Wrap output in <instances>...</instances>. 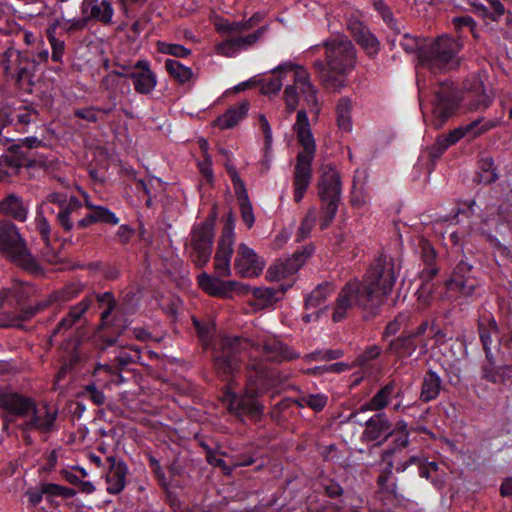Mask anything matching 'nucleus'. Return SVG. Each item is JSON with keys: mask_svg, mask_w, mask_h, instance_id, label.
<instances>
[{"mask_svg": "<svg viewBox=\"0 0 512 512\" xmlns=\"http://www.w3.org/2000/svg\"><path fill=\"white\" fill-rule=\"evenodd\" d=\"M498 327L495 319L488 316H483L479 320V335L481 342L483 344V348L486 353L487 359L492 363V354H491V343H492V335L497 334Z\"/></svg>", "mask_w": 512, "mask_h": 512, "instance_id": "f704fd0d", "label": "nucleus"}, {"mask_svg": "<svg viewBox=\"0 0 512 512\" xmlns=\"http://www.w3.org/2000/svg\"><path fill=\"white\" fill-rule=\"evenodd\" d=\"M38 15L46 17L51 22L46 28V36L51 46V59L54 62H62L65 54V41L61 38L59 27L61 21L65 20V9L61 4H54L52 7L42 4Z\"/></svg>", "mask_w": 512, "mask_h": 512, "instance_id": "9d476101", "label": "nucleus"}, {"mask_svg": "<svg viewBox=\"0 0 512 512\" xmlns=\"http://www.w3.org/2000/svg\"><path fill=\"white\" fill-rule=\"evenodd\" d=\"M268 31L269 25H263L246 35H243V33L234 34L235 37H231L216 46L217 53L225 57H234L240 52L254 47Z\"/></svg>", "mask_w": 512, "mask_h": 512, "instance_id": "ddd939ff", "label": "nucleus"}, {"mask_svg": "<svg viewBox=\"0 0 512 512\" xmlns=\"http://www.w3.org/2000/svg\"><path fill=\"white\" fill-rule=\"evenodd\" d=\"M408 316L399 314L393 321L389 322L384 331V337L395 335L407 321Z\"/></svg>", "mask_w": 512, "mask_h": 512, "instance_id": "052dcab7", "label": "nucleus"}, {"mask_svg": "<svg viewBox=\"0 0 512 512\" xmlns=\"http://www.w3.org/2000/svg\"><path fill=\"white\" fill-rule=\"evenodd\" d=\"M132 67L134 71L128 74V78L132 80L135 91L145 95L154 91L158 80L156 74L150 68L149 61L140 59Z\"/></svg>", "mask_w": 512, "mask_h": 512, "instance_id": "a211bd4d", "label": "nucleus"}, {"mask_svg": "<svg viewBox=\"0 0 512 512\" xmlns=\"http://www.w3.org/2000/svg\"><path fill=\"white\" fill-rule=\"evenodd\" d=\"M442 387L440 376L434 371H428L423 379L422 390L420 394L421 400L429 402L438 397Z\"/></svg>", "mask_w": 512, "mask_h": 512, "instance_id": "c9c22d12", "label": "nucleus"}, {"mask_svg": "<svg viewBox=\"0 0 512 512\" xmlns=\"http://www.w3.org/2000/svg\"><path fill=\"white\" fill-rule=\"evenodd\" d=\"M107 374L110 375L112 378L107 380V383H116L119 384L122 381V376L119 374H116L114 369L109 365H99L95 369V374L98 376L100 374Z\"/></svg>", "mask_w": 512, "mask_h": 512, "instance_id": "0e129e2a", "label": "nucleus"}, {"mask_svg": "<svg viewBox=\"0 0 512 512\" xmlns=\"http://www.w3.org/2000/svg\"><path fill=\"white\" fill-rule=\"evenodd\" d=\"M0 407L8 413L25 417L35 410L34 402L16 393H5L0 395Z\"/></svg>", "mask_w": 512, "mask_h": 512, "instance_id": "b1692460", "label": "nucleus"}, {"mask_svg": "<svg viewBox=\"0 0 512 512\" xmlns=\"http://www.w3.org/2000/svg\"><path fill=\"white\" fill-rule=\"evenodd\" d=\"M100 107L89 106L85 108L76 109L74 114L75 116L84 119L88 122H97L102 119V116H99Z\"/></svg>", "mask_w": 512, "mask_h": 512, "instance_id": "4d7b16f0", "label": "nucleus"}, {"mask_svg": "<svg viewBox=\"0 0 512 512\" xmlns=\"http://www.w3.org/2000/svg\"><path fill=\"white\" fill-rule=\"evenodd\" d=\"M351 111V101L346 97L341 98L336 106V119L339 129L342 131L349 132L352 130Z\"/></svg>", "mask_w": 512, "mask_h": 512, "instance_id": "a19ab883", "label": "nucleus"}, {"mask_svg": "<svg viewBox=\"0 0 512 512\" xmlns=\"http://www.w3.org/2000/svg\"><path fill=\"white\" fill-rule=\"evenodd\" d=\"M0 212L19 221H25L27 218L26 207L21 199L15 195H9L0 202Z\"/></svg>", "mask_w": 512, "mask_h": 512, "instance_id": "e433bc0d", "label": "nucleus"}, {"mask_svg": "<svg viewBox=\"0 0 512 512\" xmlns=\"http://www.w3.org/2000/svg\"><path fill=\"white\" fill-rule=\"evenodd\" d=\"M347 29L354 40L364 49L369 56L379 52L380 43L363 22L356 18H350L347 22Z\"/></svg>", "mask_w": 512, "mask_h": 512, "instance_id": "412c9836", "label": "nucleus"}, {"mask_svg": "<svg viewBox=\"0 0 512 512\" xmlns=\"http://www.w3.org/2000/svg\"><path fill=\"white\" fill-rule=\"evenodd\" d=\"M417 348L415 341L410 338V335L405 331V334L390 344V349L399 358L410 356Z\"/></svg>", "mask_w": 512, "mask_h": 512, "instance_id": "37998d69", "label": "nucleus"}, {"mask_svg": "<svg viewBox=\"0 0 512 512\" xmlns=\"http://www.w3.org/2000/svg\"><path fill=\"white\" fill-rule=\"evenodd\" d=\"M109 471L106 474L107 491L111 494L120 493L126 485L127 466L113 456L107 458Z\"/></svg>", "mask_w": 512, "mask_h": 512, "instance_id": "393cba45", "label": "nucleus"}, {"mask_svg": "<svg viewBox=\"0 0 512 512\" xmlns=\"http://www.w3.org/2000/svg\"><path fill=\"white\" fill-rule=\"evenodd\" d=\"M91 302L92 300L90 298H84L78 304L71 307L68 316L63 318L54 328L52 332V337L71 328L74 325V323L78 321L81 318V316L87 311Z\"/></svg>", "mask_w": 512, "mask_h": 512, "instance_id": "72a5a7b5", "label": "nucleus"}, {"mask_svg": "<svg viewBox=\"0 0 512 512\" xmlns=\"http://www.w3.org/2000/svg\"><path fill=\"white\" fill-rule=\"evenodd\" d=\"M461 139H463V134L458 127L450 131L448 134L438 136L436 142L431 147V156L439 157L445 150Z\"/></svg>", "mask_w": 512, "mask_h": 512, "instance_id": "ea45409f", "label": "nucleus"}, {"mask_svg": "<svg viewBox=\"0 0 512 512\" xmlns=\"http://www.w3.org/2000/svg\"><path fill=\"white\" fill-rule=\"evenodd\" d=\"M400 267L392 258L379 257L367 270L363 281L353 279L340 290L332 319L339 322L348 316L354 307L373 310L379 307L390 295L398 278Z\"/></svg>", "mask_w": 512, "mask_h": 512, "instance_id": "f257e3e1", "label": "nucleus"}, {"mask_svg": "<svg viewBox=\"0 0 512 512\" xmlns=\"http://www.w3.org/2000/svg\"><path fill=\"white\" fill-rule=\"evenodd\" d=\"M249 109V102L246 100L241 101L217 117L213 125L221 130L231 129L247 116Z\"/></svg>", "mask_w": 512, "mask_h": 512, "instance_id": "bb28decb", "label": "nucleus"}, {"mask_svg": "<svg viewBox=\"0 0 512 512\" xmlns=\"http://www.w3.org/2000/svg\"><path fill=\"white\" fill-rule=\"evenodd\" d=\"M431 326L432 321L424 320L416 328L406 332L410 335V338L419 341L424 348H427L429 345L427 338H429Z\"/></svg>", "mask_w": 512, "mask_h": 512, "instance_id": "09e8293b", "label": "nucleus"}, {"mask_svg": "<svg viewBox=\"0 0 512 512\" xmlns=\"http://www.w3.org/2000/svg\"><path fill=\"white\" fill-rule=\"evenodd\" d=\"M213 238L212 225L207 222L196 224L192 228L186 250L197 267H203L209 262Z\"/></svg>", "mask_w": 512, "mask_h": 512, "instance_id": "1a4fd4ad", "label": "nucleus"}, {"mask_svg": "<svg viewBox=\"0 0 512 512\" xmlns=\"http://www.w3.org/2000/svg\"><path fill=\"white\" fill-rule=\"evenodd\" d=\"M22 320H23L22 317L13 316L9 313H1L0 314V328L18 326Z\"/></svg>", "mask_w": 512, "mask_h": 512, "instance_id": "774afa93", "label": "nucleus"}, {"mask_svg": "<svg viewBox=\"0 0 512 512\" xmlns=\"http://www.w3.org/2000/svg\"><path fill=\"white\" fill-rule=\"evenodd\" d=\"M261 352L266 360L275 362L293 360L299 357L298 353L276 340L263 343Z\"/></svg>", "mask_w": 512, "mask_h": 512, "instance_id": "7c9ffc66", "label": "nucleus"}, {"mask_svg": "<svg viewBox=\"0 0 512 512\" xmlns=\"http://www.w3.org/2000/svg\"><path fill=\"white\" fill-rule=\"evenodd\" d=\"M0 253L26 270L36 268V262L28 252L25 241L11 222L0 223Z\"/></svg>", "mask_w": 512, "mask_h": 512, "instance_id": "6e6552de", "label": "nucleus"}, {"mask_svg": "<svg viewBox=\"0 0 512 512\" xmlns=\"http://www.w3.org/2000/svg\"><path fill=\"white\" fill-rule=\"evenodd\" d=\"M325 63L314 62V68L322 84L333 91L347 86V76L354 70L357 62L356 49L345 35H337L323 43Z\"/></svg>", "mask_w": 512, "mask_h": 512, "instance_id": "7ed1b4c3", "label": "nucleus"}, {"mask_svg": "<svg viewBox=\"0 0 512 512\" xmlns=\"http://www.w3.org/2000/svg\"><path fill=\"white\" fill-rule=\"evenodd\" d=\"M258 122L264 134L266 148H270L273 140L271 126L263 114L258 116Z\"/></svg>", "mask_w": 512, "mask_h": 512, "instance_id": "e2e57ef3", "label": "nucleus"}, {"mask_svg": "<svg viewBox=\"0 0 512 512\" xmlns=\"http://www.w3.org/2000/svg\"><path fill=\"white\" fill-rule=\"evenodd\" d=\"M316 222V210L315 208H311L308 210L305 218L302 220L301 225L298 230L299 237L301 239H305L309 236L314 224Z\"/></svg>", "mask_w": 512, "mask_h": 512, "instance_id": "864d4df0", "label": "nucleus"}, {"mask_svg": "<svg viewBox=\"0 0 512 512\" xmlns=\"http://www.w3.org/2000/svg\"><path fill=\"white\" fill-rule=\"evenodd\" d=\"M462 48L460 39L442 35L419 50L417 85L420 96L427 87L426 74L436 76L457 68L460 64L459 52Z\"/></svg>", "mask_w": 512, "mask_h": 512, "instance_id": "20e7f679", "label": "nucleus"}, {"mask_svg": "<svg viewBox=\"0 0 512 512\" xmlns=\"http://www.w3.org/2000/svg\"><path fill=\"white\" fill-rule=\"evenodd\" d=\"M273 76L261 80V92L265 95L277 94L282 86V76H289L293 83L285 87L283 99L288 113H292L299 105V93H301L306 106L314 117L320 113L318 90L311 81L309 72L301 65L292 62L281 64L272 70Z\"/></svg>", "mask_w": 512, "mask_h": 512, "instance_id": "f03ea898", "label": "nucleus"}, {"mask_svg": "<svg viewBox=\"0 0 512 512\" xmlns=\"http://www.w3.org/2000/svg\"><path fill=\"white\" fill-rule=\"evenodd\" d=\"M468 97V109L475 111L486 110L493 101V96L488 93L487 88L479 77L473 78V83L468 88Z\"/></svg>", "mask_w": 512, "mask_h": 512, "instance_id": "cd10ccee", "label": "nucleus"}, {"mask_svg": "<svg viewBox=\"0 0 512 512\" xmlns=\"http://www.w3.org/2000/svg\"><path fill=\"white\" fill-rule=\"evenodd\" d=\"M265 13L256 12L248 20L245 21H233L224 24L221 30L228 34H240L253 29L257 24L262 22L265 18Z\"/></svg>", "mask_w": 512, "mask_h": 512, "instance_id": "4c0bfd02", "label": "nucleus"}, {"mask_svg": "<svg viewBox=\"0 0 512 512\" xmlns=\"http://www.w3.org/2000/svg\"><path fill=\"white\" fill-rule=\"evenodd\" d=\"M68 15L70 13L65 12V20L61 21V26L59 27L60 32L73 33L81 31L87 26L88 19L86 16L67 18Z\"/></svg>", "mask_w": 512, "mask_h": 512, "instance_id": "de8ad7c7", "label": "nucleus"}, {"mask_svg": "<svg viewBox=\"0 0 512 512\" xmlns=\"http://www.w3.org/2000/svg\"><path fill=\"white\" fill-rule=\"evenodd\" d=\"M501 119L478 118L466 125L459 126L463 138L475 139L491 129L499 126Z\"/></svg>", "mask_w": 512, "mask_h": 512, "instance_id": "473e14b6", "label": "nucleus"}, {"mask_svg": "<svg viewBox=\"0 0 512 512\" xmlns=\"http://www.w3.org/2000/svg\"><path fill=\"white\" fill-rule=\"evenodd\" d=\"M165 68L167 72L180 83H186L193 77V71L179 61L167 59L165 61Z\"/></svg>", "mask_w": 512, "mask_h": 512, "instance_id": "c03bdc74", "label": "nucleus"}, {"mask_svg": "<svg viewBox=\"0 0 512 512\" xmlns=\"http://www.w3.org/2000/svg\"><path fill=\"white\" fill-rule=\"evenodd\" d=\"M250 291L248 290L244 293ZM253 301L251 304L254 307V310L264 309L270 306H273L277 301L280 300L281 295L283 294V290H275L273 288L268 287H258L251 289Z\"/></svg>", "mask_w": 512, "mask_h": 512, "instance_id": "2f4dec72", "label": "nucleus"}, {"mask_svg": "<svg viewBox=\"0 0 512 512\" xmlns=\"http://www.w3.org/2000/svg\"><path fill=\"white\" fill-rule=\"evenodd\" d=\"M459 100L450 83H443L435 92L432 101V111L428 123L435 129H440L454 115Z\"/></svg>", "mask_w": 512, "mask_h": 512, "instance_id": "9b49d317", "label": "nucleus"}, {"mask_svg": "<svg viewBox=\"0 0 512 512\" xmlns=\"http://www.w3.org/2000/svg\"><path fill=\"white\" fill-rule=\"evenodd\" d=\"M199 170L208 183L213 182L212 159L209 154H206L204 160L198 164Z\"/></svg>", "mask_w": 512, "mask_h": 512, "instance_id": "680f3d73", "label": "nucleus"}, {"mask_svg": "<svg viewBox=\"0 0 512 512\" xmlns=\"http://www.w3.org/2000/svg\"><path fill=\"white\" fill-rule=\"evenodd\" d=\"M293 131L303 149L297 155L293 176L294 201L298 203L303 199L311 183V166L316 154V142L306 109L297 111Z\"/></svg>", "mask_w": 512, "mask_h": 512, "instance_id": "39448f33", "label": "nucleus"}, {"mask_svg": "<svg viewBox=\"0 0 512 512\" xmlns=\"http://www.w3.org/2000/svg\"><path fill=\"white\" fill-rule=\"evenodd\" d=\"M234 246L233 228H227L219 241L214 257V269L218 276L226 277L231 275V257Z\"/></svg>", "mask_w": 512, "mask_h": 512, "instance_id": "6ab92c4d", "label": "nucleus"}, {"mask_svg": "<svg viewBox=\"0 0 512 512\" xmlns=\"http://www.w3.org/2000/svg\"><path fill=\"white\" fill-rule=\"evenodd\" d=\"M346 368V365L344 363H334L330 365H324V366H317L313 369H309V372L313 374H322L325 372H342Z\"/></svg>", "mask_w": 512, "mask_h": 512, "instance_id": "338daca9", "label": "nucleus"}, {"mask_svg": "<svg viewBox=\"0 0 512 512\" xmlns=\"http://www.w3.org/2000/svg\"><path fill=\"white\" fill-rule=\"evenodd\" d=\"M198 285L207 294L217 297H226L234 291L243 293L248 290L247 285L238 281H224L205 272L198 276Z\"/></svg>", "mask_w": 512, "mask_h": 512, "instance_id": "dca6fc26", "label": "nucleus"}, {"mask_svg": "<svg viewBox=\"0 0 512 512\" xmlns=\"http://www.w3.org/2000/svg\"><path fill=\"white\" fill-rule=\"evenodd\" d=\"M391 426L384 414L373 415L366 421V428L362 433V440L366 442L377 441L382 437H389Z\"/></svg>", "mask_w": 512, "mask_h": 512, "instance_id": "c756f323", "label": "nucleus"}, {"mask_svg": "<svg viewBox=\"0 0 512 512\" xmlns=\"http://www.w3.org/2000/svg\"><path fill=\"white\" fill-rule=\"evenodd\" d=\"M40 486L42 488V491L46 495H56V496H65V497H70V496L74 495V492L72 491V489L64 487V486H60L55 483H43Z\"/></svg>", "mask_w": 512, "mask_h": 512, "instance_id": "6e6d98bb", "label": "nucleus"}, {"mask_svg": "<svg viewBox=\"0 0 512 512\" xmlns=\"http://www.w3.org/2000/svg\"><path fill=\"white\" fill-rule=\"evenodd\" d=\"M253 368L258 371H256L254 377L249 378L243 395L238 396L235 393H229L226 397L229 409L239 416H258L262 413V405L257 397L266 392L267 380L261 367L253 366Z\"/></svg>", "mask_w": 512, "mask_h": 512, "instance_id": "0eeeda50", "label": "nucleus"}, {"mask_svg": "<svg viewBox=\"0 0 512 512\" xmlns=\"http://www.w3.org/2000/svg\"><path fill=\"white\" fill-rule=\"evenodd\" d=\"M84 198L85 205L91 210V212L77 221V227L86 228L94 223H105L112 225H117L119 223V218L107 207L95 205L90 201L86 193H84Z\"/></svg>", "mask_w": 512, "mask_h": 512, "instance_id": "4be33fe9", "label": "nucleus"}, {"mask_svg": "<svg viewBox=\"0 0 512 512\" xmlns=\"http://www.w3.org/2000/svg\"><path fill=\"white\" fill-rule=\"evenodd\" d=\"M97 300L99 302L100 308L103 309L101 313L102 319H106L111 312L114 310L116 302L113 295L109 292H105L97 295Z\"/></svg>", "mask_w": 512, "mask_h": 512, "instance_id": "5fc2aeb1", "label": "nucleus"}, {"mask_svg": "<svg viewBox=\"0 0 512 512\" xmlns=\"http://www.w3.org/2000/svg\"><path fill=\"white\" fill-rule=\"evenodd\" d=\"M318 189L322 202L320 227L325 230L333 221L341 198L340 174L332 164L322 166Z\"/></svg>", "mask_w": 512, "mask_h": 512, "instance_id": "423d86ee", "label": "nucleus"}, {"mask_svg": "<svg viewBox=\"0 0 512 512\" xmlns=\"http://www.w3.org/2000/svg\"><path fill=\"white\" fill-rule=\"evenodd\" d=\"M333 286L330 283L319 284L305 299L307 309L320 308L332 293Z\"/></svg>", "mask_w": 512, "mask_h": 512, "instance_id": "79ce46f5", "label": "nucleus"}, {"mask_svg": "<svg viewBox=\"0 0 512 512\" xmlns=\"http://www.w3.org/2000/svg\"><path fill=\"white\" fill-rule=\"evenodd\" d=\"M373 6L380 13L383 20L391 25L393 22V15L389 7L382 0H373Z\"/></svg>", "mask_w": 512, "mask_h": 512, "instance_id": "69168bd1", "label": "nucleus"}, {"mask_svg": "<svg viewBox=\"0 0 512 512\" xmlns=\"http://www.w3.org/2000/svg\"><path fill=\"white\" fill-rule=\"evenodd\" d=\"M343 355V352L339 349L337 350H325V351H316L311 354H308L306 358L308 360H317V361H324V360H334L338 359Z\"/></svg>", "mask_w": 512, "mask_h": 512, "instance_id": "bf43d9fd", "label": "nucleus"}, {"mask_svg": "<svg viewBox=\"0 0 512 512\" xmlns=\"http://www.w3.org/2000/svg\"><path fill=\"white\" fill-rule=\"evenodd\" d=\"M156 45L157 50L162 54L172 55L178 58H187L191 55V50L181 44L158 41Z\"/></svg>", "mask_w": 512, "mask_h": 512, "instance_id": "49530a36", "label": "nucleus"}, {"mask_svg": "<svg viewBox=\"0 0 512 512\" xmlns=\"http://www.w3.org/2000/svg\"><path fill=\"white\" fill-rule=\"evenodd\" d=\"M206 452V458L209 464L221 468L227 475L231 473V468L226 464L225 460L218 452L212 451L209 448H206Z\"/></svg>", "mask_w": 512, "mask_h": 512, "instance_id": "13d9d810", "label": "nucleus"}, {"mask_svg": "<svg viewBox=\"0 0 512 512\" xmlns=\"http://www.w3.org/2000/svg\"><path fill=\"white\" fill-rule=\"evenodd\" d=\"M48 200L59 206L57 220L66 231L73 228V218L79 215L82 203L74 196L67 197L60 193H51Z\"/></svg>", "mask_w": 512, "mask_h": 512, "instance_id": "f3484780", "label": "nucleus"}, {"mask_svg": "<svg viewBox=\"0 0 512 512\" xmlns=\"http://www.w3.org/2000/svg\"><path fill=\"white\" fill-rule=\"evenodd\" d=\"M82 291V285L79 283H71L63 288L55 291L51 295L53 302L64 303L75 298Z\"/></svg>", "mask_w": 512, "mask_h": 512, "instance_id": "a18cd8bd", "label": "nucleus"}, {"mask_svg": "<svg viewBox=\"0 0 512 512\" xmlns=\"http://www.w3.org/2000/svg\"><path fill=\"white\" fill-rule=\"evenodd\" d=\"M327 401V396L321 393L307 394L301 397V405L308 406L315 411H321L326 406Z\"/></svg>", "mask_w": 512, "mask_h": 512, "instance_id": "8fccbe9b", "label": "nucleus"}, {"mask_svg": "<svg viewBox=\"0 0 512 512\" xmlns=\"http://www.w3.org/2000/svg\"><path fill=\"white\" fill-rule=\"evenodd\" d=\"M58 411L55 408L44 405L42 408L32 412V419L25 426L27 429H38L42 432H49L53 429Z\"/></svg>", "mask_w": 512, "mask_h": 512, "instance_id": "c85d7f7f", "label": "nucleus"}, {"mask_svg": "<svg viewBox=\"0 0 512 512\" xmlns=\"http://www.w3.org/2000/svg\"><path fill=\"white\" fill-rule=\"evenodd\" d=\"M452 24L458 33H461L463 28H468L474 37H477L476 33V22L470 16H459L452 19ZM461 34H459V38Z\"/></svg>", "mask_w": 512, "mask_h": 512, "instance_id": "603ef678", "label": "nucleus"}, {"mask_svg": "<svg viewBox=\"0 0 512 512\" xmlns=\"http://www.w3.org/2000/svg\"><path fill=\"white\" fill-rule=\"evenodd\" d=\"M471 269L472 266L469 263L463 260L460 261L447 282L448 288L452 291H459L465 296L472 295L478 282L471 277Z\"/></svg>", "mask_w": 512, "mask_h": 512, "instance_id": "aec40b11", "label": "nucleus"}, {"mask_svg": "<svg viewBox=\"0 0 512 512\" xmlns=\"http://www.w3.org/2000/svg\"><path fill=\"white\" fill-rule=\"evenodd\" d=\"M229 173L239 201L242 219L247 227L251 228L255 222V217L244 183L234 168H229Z\"/></svg>", "mask_w": 512, "mask_h": 512, "instance_id": "a878e982", "label": "nucleus"}, {"mask_svg": "<svg viewBox=\"0 0 512 512\" xmlns=\"http://www.w3.org/2000/svg\"><path fill=\"white\" fill-rule=\"evenodd\" d=\"M422 253H423V259L425 261V263L427 264L428 268L427 269H424L422 271V278L426 279V280H430L432 279L438 272L437 269L435 268H431V264L432 262L434 261V258H435V251L433 249V247H431L430 245L428 244H425L423 246V249H422Z\"/></svg>", "mask_w": 512, "mask_h": 512, "instance_id": "3c124183", "label": "nucleus"}, {"mask_svg": "<svg viewBox=\"0 0 512 512\" xmlns=\"http://www.w3.org/2000/svg\"><path fill=\"white\" fill-rule=\"evenodd\" d=\"M395 390V383L392 381L381 388L369 401L368 404L361 407V411L372 410L377 411L381 410L387 406L390 402L391 397Z\"/></svg>", "mask_w": 512, "mask_h": 512, "instance_id": "58836bf2", "label": "nucleus"}, {"mask_svg": "<svg viewBox=\"0 0 512 512\" xmlns=\"http://www.w3.org/2000/svg\"><path fill=\"white\" fill-rule=\"evenodd\" d=\"M247 347V343L237 337H226L222 341V352L215 359V368L218 373L230 374L238 366V354Z\"/></svg>", "mask_w": 512, "mask_h": 512, "instance_id": "2eb2a0df", "label": "nucleus"}, {"mask_svg": "<svg viewBox=\"0 0 512 512\" xmlns=\"http://www.w3.org/2000/svg\"><path fill=\"white\" fill-rule=\"evenodd\" d=\"M81 11L88 20L93 19L104 24L111 23L114 15L112 4L108 0H83Z\"/></svg>", "mask_w": 512, "mask_h": 512, "instance_id": "5701e85b", "label": "nucleus"}, {"mask_svg": "<svg viewBox=\"0 0 512 512\" xmlns=\"http://www.w3.org/2000/svg\"><path fill=\"white\" fill-rule=\"evenodd\" d=\"M312 247H304L302 251L293 254L292 257L279 259L267 270V278L270 281H280L294 275L312 255Z\"/></svg>", "mask_w": 512, "mask_h": 512, "instance_id": "4468645a", "label": "nucleus"}, {"mask_svg": "<svg viewBox=\"0 0 512 512\" xmlns=\"http://www.w3.org/2000/svg\"><path fill=\"white\" fill-rule=\"evenodd\" d=\"M265 260L254 249L245 243H240L234 260V270L243 278L258 277L264 270Z\"/></svg>", "mask_w": 512, "mask_h": 512, "instance_id": "f8f14e48", "label": "nucleus"}]
</instances>
